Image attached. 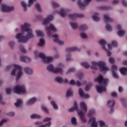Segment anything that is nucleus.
I'll list each match as a JSON object with an SVG mask.
<instances>
[{
    "label": "nucleus",
    "instance_id": "obj_1",
    "mask_svg": "<svg viewBox=\"0 0 127 127\" xmlns=\"http://www.w3.org/2000/svg\"><path fill=\"white\" fill-rule=\"evenodd\" d=\"M30 25L27 23H25L21 26V29L22 31L27 32V35L23 36V34L18 33L16 36V38L18 39V42L24 43L27 41L30 38H33L34 35H33L32 29L29 28Z\"/></svg>",
    "mask_w": 127,
    "mask_h": 127
},
{
    "label": "nucleus",
    "instance_id": "obj_2",
    "mask_svg": "<svg viewBox=\"0 0 127 127\" xmlns=\"http://www.w3.org/2000/svg\"><path fill=\"white\" fill-rule=\"evenodd\" d=\"M95 82H98V83L101 85L99 86L96 85V88L98 93H103V92H106L107 91V88H106V86H107V83L108 81V79H104V76L102 74H100L98 77L94 79Z\"/></svg>",
    "mask_w": 127,
    "mask_h": 127
},
{
    "label": "nucleus",
    "instance_id": "obj_3",
    "mask_svg": "<svg viewBox=\"0 0 127 127\" xmlns=\"http://www.w3.org/2000/svg\"><path fill=\"white\" fill-rule=\"evenodd\" d=\"M91 64L92 65L91 66V69H93L94 70H97V69H98V68H97V66H98L100 68V71L101 72L102 71H108L109 70V68L106 66V63L104 62H92L91 63Z\"/></svg>",
    "mask_w": 127,
    "mask_h": 127
},
{
    "label": "nucleus",
    "instance_id": "obj_4",
    "mask_svg": "<svg viewBox=\"0 0 127 127\" xmlns=\"http://www.w3.org/2000/svg\"><path fill=\"white\" fill-rule=\"evenodd\" d=\"M64 67V65L62 64H58V66L54 68V66L52 64H49L47 66V70L49 71V72H52L53 73H60L62 74L63 73V70H62V68Z\"/></svg>",
    "mask_w": 127,
    "mask_h": 127
},
{
    "label": "nucleus",
    "instance_id": "obj_5",
    "mask_svg": "<svg viewBox=\"0 0 127 127\" xmlns=\"http://www.w3.org/2000/svg\"><path fill=\"white\" fill-rule=\"evenodd\" d=\"M14 69L12 70L11 74L12 76H15V73L18 71L16 77V81L18 82L19 78H20V77H21V75L23 74V72H22V67L17 64H14Z\"/></svg>",
    "mask_w": 127,
    "mask_h": 127
},
{
    "label": "nucleus",
    "instance_id": "obj_6",
    "mask_svg": "<svg viewBox=\"0 0 127 127\" xmlns=\"http://www.w3.org/2000/svg\"><path fill=\"white\" fill-rule=\"evenodd\" d=\"M14 93L16 94H24L26 90H25V86L24 85L20 86L17 85L13 89Z\"/></svg>",
    "mask_w": 127,
    "mask_h": 127
},
{
    "label": "nucleus",
    "instance_id": "obj_7",
    "mask_svg": "<svg viewBox=\"0 0 127 127\" xmlns=\"http://www.w3.org/2000/svg\"><path fill=\"white\" fill-rule=\"evenodd\" d=\"M39 57L42 59L44 63L48 64L50 63L53 61V58L51 57H46L45 55L43 53H40L39 54Z\"/></svg>",
    "mask_w": 127,
    "mask_h": 127
},
{
    "label": "nucleus",
    "instance_id": "obj_8",
    "mask_svg": "<svg viewBox=\"0 0 127 127\" xmlns=\"http://www.w3.org/2000/svg\"><path fill=\"white\" fill-rule=\"evenodd\" d=\"M46 30L48 36H52V32L51 30L54 31V32L57 31V29L55 28V27L52 24H50V26L46 28Z\"/></svg>",
    "mask_w": 127,
    "mask_h": 127
},
{
    "label": "nucleus",
    "instance_id": "obj_9",
    "mask_svg": "<svg viewBox=\"0 0 127 127\" xmlns=\"http://www.w3.org/2000/svg\"><path fill=\"white\" fill-rule=\"evenodd\" d=\"M91 0H85L84 2L83 3L81 2V0H78L77 1V4L81 9H84L85 7L87 6V5L89 4V3Z\"/></svg>",
    "mask_w": 127,
    "mask_h": 127
},
{
    "label": "nucleus",
    "instance_id": "obj_10",
    "mask_svg": "<svg viewBox=\"0 0 127 127\" xmlns=\"http://www.w3.org/2000/svg\"><path fill=\"white\" fill-rule=\"evenodd\" d=\"M99 43L100 44V45L102 46L103 49H104V50L107 53L108 57H110V56L111 55V52H110L108 50H107V49H106V47L105 46V45L107 44V42L104 40H100L99 41Z\"/></svg>",
    "mask_w": 127,
    "mask_h": 127
},
{
    "label": "nucleus",
    "instance_id": "obj_11",
    "mask_svg": "<svg viewBox=\"0 0 127 127\" xmlns=\"http://www.w3.org/2000/svg\"><path fill=\"white\" fill-rule=\"evenodd\" d=\"M14 9L13 6H7L6 5L2 4L1 7V10L2 12H7L8 11H11Z\"/></svg>",
    "mask_w": 127,
    "mask_h": 127
},
{
    "label": "nucleus",
    "instance_id": "obj_12",
    "mask_svg": "<svg viewBox=\"0 0 127 127\" xmlns=\"http://www.w3.org/2000/svg\"><path fill=\"white\" fill-rule=\"evenodd\" d=\"M84 14H68V17L71 19V20H74V19H76V18L79 17V18H82L84 17Z\"/></svg>",
    "mask_w": 127,
    "mask_h": 127
},
{
    "label": "nucleus",
    "instance_id": "obj_13",
    "mask_svg": "<svg viewBox=\"0 0 127 127\" xmlns=\"http://www.w3.org/2000/svg\"><path fill=\"white\" fill-rule=\"evenodd\" d=\"M115 105V103L114 100H109L108 102V105L110 107L111 109L110 114H112V113H114V110H115L114 106Z\"/></svg>",
    "mask_w": 127,
    "mask_h": 127
},
{
    "label": "nucleus",
    "instance_id": "obj_14",
    "mask_svg": "<svg viewBox=\"0 0 127 127\" xmlns=\"http://www.w3.org/2000/svg\"><path fill=\"white\" fill-rule=\"evenodd\" d=\"M118 70V67L116 66V65H113L112 66V75L114 78H115L116 79H118L119 75L116 73V71Z\"/></svg>",
    "mask_w": 127,
    "mask_h": 127
},
{
    "label": "nucleus",
    "instance_id": "obj_15",
    "mask_svg": "<svg viewBox=\"0 0 127 127\" xmlns=\"http://www.w3.org/2000/svg\"><path fill=\"white\" fill-rule=\"evenodd\" d=\"M53 37L55 38L54 39V42H56V43H58L60 45H64V41H61L58 39V35L55 34L53 36Z\"/></svg>",
    "mask_w": 127,
    "mask_h": 127
},
{
    "label": "nucleus",
    "instance_id": "obj_16",
    "mask_svg": "<svg viewBox=\"0 0 127 127\" xmlns=\"http://www.w3.org/2000/svg\"><path fill=\"white\" fill-rule=\"evenodd\" d=\"M78 114L82 123H86L87 120H86L85 116H85L84 112H83V111H79L78 112Z\"/></svg>",
    "mask_w": 127,
    "mask_h": 127
},
{
    "label": "nucleus",
    "instance_id": "obj_17",
    "mask_svg": "<svg viewBox=\"0 0 127 127\" xmlns=\"http://www.w3.org/2000/svg\"><path fill=\"white\" fill-rule=\"evenodd\" d=\"M117 29L119 30V31L118 32V35L120 36V37H122V36H124L125 33H126V32L124 30H122V26L121 25H117Z\"/></svg>",
    "mask_w": 127,
    "mask_h": 127
},
{
    "label": "nucleus",
    "instance_id": "obj_18",
    "mask_svg": "<svg viewBox=\"0 0 127 127\" xmlns=\"http://www.w3.org/2000/svg\"><path fill=\"white\" fill-rule=\"evenodd\" d=\"M89 123H92L91 125V127H98V123L96 122V118L92 117L89 120Z\"/></svg>",
    "mask_w": 127,
    "mask_h": 127
},
{
    "label": "nucleus",
    "instance_id": "obj_19",
    "mask_svg": "<svg viewBox=\"0 0 127 127\" xmlns=\"http://www.w3.org/2000/svg\"><path fill=\"white\" fill-rule=\"evenodd\" d=\"M79 96H80L81 98H84V99H88V98H90V96L88 94L84 93V91H83L82 88H80L79 89Z\"/></svg>",
    "mask_w": 127,
    "mask_h": 127
},
{
    "label": "nucleus",
    "instance_id": "obj_20",
    "mask_svg": "<svg viewBox=\"0 0 127 127\" xmlns=\"http://www.w3.org/2000/svg\"><path fill=\"white\" fill-rule=\"evenodd\" d=\"M53 19V15H49L47 18L43 20V24L45 25L47 24V23H49L51 20Z\"/></svg>",
    "mask_w": 127,
    "mask_h": 127
},
{
    "label": "nucleus",
    "instance_id": "obj_21",
    "mask_svg": "<svg viewBox=\"0 0 127 127\" xmlns=\"http://www.w3.org/2000/svg\"><path fill=\"white\" fill-rule=\"evenodd\" d=\"M74 51H80V49L76 47L68 48L66 49V52H67V53H70V52H73Z\"/></svg>",
    "mask_w": 127,
    "mask_h": 127
},
{
    "label": "nucleus",
    "instance_id": "obj_22",
    "mask_svg": "<svg viewBox=\"0 0 127 127\" xmlns=\"http://www.w3.org/2000/svg\"><path fill=\"white\" fill-rule=\"evenodd\" d=\"M104 21L106 23H108V22H113V19H112L109 15L105 14L104 15Z\"/></svg>",
    "mask_w": 127,
    "mask_h": 127
},
{
    "label": "nucleus",
    "instance_id": "obj_23",
    "mask_svg": "<svg viewBox=\"0 0 127 127\" xmlns=\"http://www.w3.org/2000/svg\"><path fill=\"white\" fill-rule=\"evenodd\" d=\"M20 59L22 62H24L25 63L30 62L31 61L30 58L25 56L20 57Z\"/></svg>",
    "mask_w": 127,
    "mask_h": 127
},
{
    "label": "nucleus",
    "instance_id": "obj_24",
    "mask_svg": "<svg viewBox=\"0 0 127 127\" xmlns=\"http://www.w3.org/2000/svg\"><path fill=\"white\" fill-rule=\"evenodd\" d=\"M78 105L77 104V102L76 101H74V106L72 107L71 108L69 109V112H74V111H76L78 112Z\"/></svg>",
    "mask_w": 127,
    "mask_h": 127
},
{
    "label": "nucleus",
    "instance_id": "obj_25",
    "mask_svg": "<svg viewBox=\"0 0 127 127\" xmlns=\"http://www.w3.org/2000/svg\"><path fill=\"white\" fill-rule=\"evenodd\" d=\"M24 71L26 74H28V75H30V74H32V73H33V70L30 67H25L24 68Z\"/></svg>",
    "mask_w": 127,
    "mask_h": 127
},
{
    "label": "nucleus",
    "instance_id": "obj_26",
    "mask_svg": "<svg viewBox=\"0 0 127 127\" xmlns=\"http://www.w3.org/2000/svg\"><path fill=\"white\" fill-rule=\"evenodd\" d=\"M35 102H36V98L33 97L27 101V105L28 106H30V105H33V104H34Z\"/></svg>",
    "mask_w": 127,
    "mask_h": 127
},
{
    "label": "nucleus",
    "instance_id": "obj_27",
    "mask_svg": "<svg viewBox=\"0 0 127 127\" xmlns=\"http://www.w3.org/2000/svg\"><path fill=\"white\" fill-rule=\"evenodd\" d=\"M67 11L64 9H61L60 12H58L59 14L62 17H65L66 16V13Z\"/></svg>",
    "mask_w": 127,
    "mask_h": 127
},
{
    "label": "nucleus",
    "instance_id": "obj_28",
    "mask_svg": "<svg viewBox=\"0 0 127 127\" xmlns=\"http://www.w3.org/2000/svg\"><path fill=\"white\" fill-rule=\"evenodd\" d=\"M70 85H76L77 87H80L82 85V83L80 82L79 81L75 82L74 80H71L69 82Z\"/></svg>",
    "mask_w": 127,
    "mask_h": 127
},
{
    "label": "nucleus",
    "instance_id": "obj_29",
    "mask_svg": "<svg viewBox=\"0 0 127 127\" xmlns=\"http://www.w3.org/2000/svg\"><path fill=\"white\" fill-rule=\"evenodd\" d=\"M120 72L121 73L122 75H127V68L124 67L120 68Z\"/></svg>",
    "mask_w": 127,
    "mask_h": 127
},
{
    "label": "nucleus",
    "instance_id": "obj_30",
    "mask_svg": "<svg viewBox=\"0 0 127 127\" xmlns=\"http://www.w3.org/2000/svg\"><path fill=\"white\" fill-rule=\"evenodd\" d=\"M15 107L19 108L21 105H22V100L20 99H17V102L14 103Z\"/></svg>",
    "mask_w": 127,
    "mask_h": 127
},
{
    "label": "nucleus",
    "instance_id": "obj_31",
    "mask_svg": "<svg viewBox=\"0 0 127 127\" xmlns=\"http://www.w3.org/2000/svg\"><path fill=\"white\" fill-rule=\"evenodd\" d=\"M98 15H99V13H95L94 15L92 16V18L94 21H99L100 20V18L98 17Z\"/></svg>",
    "mask_w": 127,
    "mask_h": 127
},
{
    "label": "nucleus",
    "instance_id": "obj_32",
    "mask_svg": "<svg viewBox=\"0 0 127 127\" xmlns=\"http://www.w3.org/2000/svg\"><path fill=\"white\" fill-rule=\"evenodd\" d=\"M70 24L72 29H77V28H78V24L77 23L74 22H71Z\"/></svg>",
    "mask_w": 127,
    "mask_h": 127
},
{
    "label": "nucleus",
    "instance_id": "obj_33",
    "mask_svg": "<svg viewBox=\"0 0 127 127\" xmlns=\"http://www.w3.org/2000/svg\"><path fill=\"white\" fill-rule=\"evenodd\" d=\"M80 107L84 111V112H87V106H86V104L84 102H81L80 103Z\"/></svg>",
    "mask_w": 127,
    "mask_h": 127
},
{
    "label": "nucleus",
    "instance_id": "obj_34",
    "mask_svg": "<svg viewBox=\"0 0 127 127\" xmlns=\"http://www.w3.org/2000/svg\"><path fill=\"white\" fill-rule=\"evenodd\" d=\"M79 29L81 31H85L88 29V27L86 25H82L80 26Z\"/></svg>",
    "mask_w": 127,
    "mask_h": 127
},
{
    "label": "nucleus",
    "instance_id": "obj_35",
    "mask_svg": "<svg viewBox=\"0 0 127 127\" xmlns=\"http://www.w3.org/2000/svg\"><path fill=\"white\" fill-rule=\"evenodd\" d=\"M81 66L85 68V69H88V68H90V65L88 64L87 62H83L81 63Z\"/></svg>",
    "mask_w": 127,
    "mask_h": 127
},
{
    "label": "nucleus",
    "instance_id": "obj_36",
    "mask_svg": "<svg viewBox=\"0 0 127 127\" xmlns=\"http://www.w3.org/2000/svg\"><path fill=\"white\" fill-rule=\"evenodd\" d=\"M55 81L57 82L58 83H59L60 84H61V83H63V78H62L61 77H57L55 78Z\"/></svg>",
    "mask_w": 127,
    "mask_h": 127
},
{
    "label": "nucleus",
    "instance_id": "obj_37",
    "mask_svg": "<svg viewBox=\"0 0 127 127\" xmlns=\"http://www.w3.org/2000/svg\"><path fill=\"white\" fill-rule=\"evenodd\" d=\"M44 44H45V41L43 39H41L40 40V42L38 44V46H40L41 47H42V46H44Z\"/></svg>",
    "mask_w": 127,
    "mask_h": 127
},
{
    "label": "nucleus",
    "instance_id": "obj_38",
    "mask_svg": "<svg viewBox=\"0 0 127 127\" xmlns=\"http://www.w3.org/2000/svg\"><path fill=\"white\" fill-rule=\"evenodd\" d=\"M93 115H95V110L92 109L90 111L89 113L87 115V116L88 118H91V117H92V116Z\"/></svg>",
    "mask_w": 127,
    "mask_h": 127
},
{
    "label": "nucleus",
    "instance_id": "obj_39",
    "mask_svg": "<svg viewBox=\"0 0 127 127\" xmlns=\"http://www.w3.org/2000/svg\"><path fill=\"white\" fill-rule=\"evenodd\" d=\"M93 86V83H88L85 87V90L86 91H89V90H90V89H91V87Z\"/></svg>",
    "mask_w": 127,
    "mask_h": 127
},
{
    "label": "nucleus",
    "instance_id": "obj_40",
    "mask_svg": "<svg viewBox=\"0 0 127 127\" xmlns=\"http://www.w3.org/2000/svg\"><path fill=\"white\" fill-rule=\"evenodd\" d=\"M31 119H40L41 117L40 115L36 114H33L30 116Z\"/></svg>",
    "mask_w": 127,
    "mask_h": 127
},
{
    "label": "nucleus",
    "instance_id": "obj_41",
    "mask_svg": "<svg viewBox=\"0 0 127 127\" xmlns=\"http://www.w3.org/2000/svg\"><path fill=\"white\" fill-rule=\"evenodd\" d=\"M106 29L108 31H112L113 30L112 26L110 25H109V24H106Z\"/></svg>",
    "mask_w": 127,
    "mask_h": 127
},
{
    "label": "nucleus",
    "instance_id": "obj_42",
    "mask_svg": "<svg viewBox=\"0 0 127 127\" xmlns=\"http://www.w3.org/2000/svg\"><path fill=\"white\" fill-rule=\"evenodd\" d=\"M73 95V92H72V90L71 89H68L66 91V97H69V96H72Z\"/></svg>",
    "mask_w": 127,
    "mask_h": 127
},
{
    "label": "nucleus",
    "instance_id": "obj_43",
    "mask_svg": "<svg viewBox=\"0 0 127 127\" xmlns=\"http://www.w3.org/2000/svg\"><path fill=\"white\" fill-rule=\"evenodd\" d=\"M51 105L53 106L55 110H58V106H57V104H56V103H55V102L52 101Z\"/></svg>",
    "mask_w": 127,
    "mask_h": 127
},
{
    "label": "nucleus",
    "instance_id": "obj_44",
    "mask_svg": "<svg viewBox=\"0 0 127 127\" xmlns=\"http://www.w3.org/2000/svg\"><path fill=\"white\" fill-rule=\"evenodd\" d=\"M36 33L37 34V36H40L41 37H42V36H43V32L41 31H36Z\"/></svg>",
    "mask_w": 127,
    "mask_h": 127
},
{
    "label": "nucleus",
    "instance_id": "obj_45",
    "mask_svg": "<svg viewBox=\"0 0 127 127\" xmlns=\"http://www.w3.org/2000/svg\"><path fill=\"white\" fill-rule=\"evenodd\" d=\"M41 109L43 112L46 113V114H48V109L45 107L44 105H42L41 107Z\"/></svg>",
    "mask_w": 127,
    "mask_h": 127
},
{
    "label": "nucleus",
    "instance_id": "obj_46",
    "mask_svg": "<svg viewBox=\"0 0 127 127\" xmlns=\"http://www.w3.org/2000/svg\"><path fill=\"white\" fill-rule=\"evenodd\" d=\"M19 48L22 53H26V50H25V49H24V47H23V46L22 45L20 46Z\"/></svg>",
    "mask_w": 127,
    "mask_h": 127
},
{
    "label": "nucleus",
    "instance_id": "obj_47",
    "mask_svg": "<svg viewBox=\"0 0 127 127\" xmlns=\"http://www.w3.org/2000/svg\"><path fill=\"white\" fill-rule=\"evenodd\" d=\"M35 8L38 11H41V8L40 7V5L39 3H37L35 5Z\"/></svg>",
    "mask_w": 127,
    "mask_h": 127
},
{
    "label": "nucleus",
    "instance_id": "obj_48",
    "mask_svg": "<svg viewBox=\"0 0 127 127\" xmlns=\"http://www.w3.org/2000/svg\"><path fill=\"white\" fill-rule=\"evenodd\" d=\"M75 70L76 69H75V68H70L67 70L66 74H69V73H73V72H75Z\"/></svg>",
    "mask_w": 127,
    "mask_h": 127
},
{
    "label": "nucleus",
    "instance_id": "obj_49",
    "mask_svg": "<svg viewBox=\"0 0 127 127\" xmlns=\"http://www.w3.org/2000/svg\"><path fill=\"white\" fill-rule=\"evenodd\" d=\"M71 123L72 124V125H77V120L75 118L73 117L71 119Z\"/></svg>",
    "mask_w": 127,
    "mask_h": 127
},
{
    "label": "nucleus",
    "instance_id": "obj_50",
    "mask_svg": "<svg viewBox=\"0 0 127 127\" xmlns=\"http://www.w3.org/2000/svg\"><path fill=\"white\" fill-rule=\"evenodd\" d=\"M22 6H23L24 10H27V8H26V3L24 2V1H22L21 2Z\"/></svg>",
    "mask_w": 127,
    "mask_h": 127
},
{
    "label": "nucleus",
    "instance_id": "obj_51",
    "mask_svg": "<svg viewBox=\"0 0 127 127\" xmlns=\"http://www.w3.org/2000/svg\"><path fill=\"white\" fill-rule=\"evenodd\" d=\"M98 123L99 124H100V127H105V126H106V123H105L104 121H100L98 122Z\"/></svg>",
    "mask_w": 127,
    "mask_h": 127
},
{
    "label": "nucleus",
    "instance_id": "obj_52",
    "mask_svg": "<svg viewBox=\"0 0 127 127\" xmlns=\"http://www.w3.org/2000/svg\"><path fill=\"white\" fill-rule=\"evenodd\" d=\"M34 1H35V0H29L28 1L29 4L27 5V6H28L29 7H30V6H31V4H33V2H34Z\"/></svg>",
    "mask_w": 127,
    "mask_h": 127
},
{
    "label": "nucleus",
    "instance_id": "obj_53",
    "mask_svg": "<svg viewBox=\"0 0 127 127\" xmlns=\"http://www.w3.org/2000/svg\"><path fill=\"white\" fill-rule=\"evenodd\" d=\"M81 37L83 39L87 38L88 37V35L86 34L85 33H81L80 34Z\"/></svg>",
    "mask_w": 127,
    "mask_h": 127
},
{
    "label": "nucleus",
    "instance_id": "obj_54",
    "mask_svg": "<svg viewBox=\"0 0 127 127\" xmlns=\"http://www.w3.org/2000/svg\"><path fill=\"white\" fill-rule=\"evenodd\" d=\"M5 91L6 94H7V95H9L10 94V93H11V88H7Z\"/></svg>",
    "mask_w": 127,
    "mask_h": 127
},
{
    "label": "nucleus",
    "instance_id": "obj_55",
    "mask_svg": "<svg viewBox=\"0 0 127 127\" xmlns=\"http://www.w3.org/2000/svg\"><path fill=\"white\" fill-rule=\"evenodd\" d=\"M52 5H53V7H59V4H58L55 2H53Z\"/></svg>",
    "mask_w": 127,
    "mask_h": 127
},
{
    "label": "nucleus",
    "instance_id": "obj_56",
    "mask_svg": "<svg viewBox=\"0 0 127 127\" xmlns=\"http://www.w3.org/2000/svg\"><path fill=\"white\" fill-rule=\"evenodd\" d=\"M112 46L116 47L118 46V43L116 41H113L112 42Z\"/></svg>",
    "mask_w": 127,
    "mask_h": 127
},
{
    "label": "nucleus",
    "instance_id": "obj_57",
    "mask_svg": "<svg viewBox=\"0 0 127 127\" xmlns=\"http://www.w3.org/2000/svg\"><path fill=\"white\" fill-rule=\"evenodd\" d=\"M7 122V119H4L2 120L0 122V127H1L2 125H3L4 123H6Z\"/></svg>",
    "mask_w": 127,
    "mask_h": 127
},
{
    "label": "nucleus",
    "instance_id": "obj_58",
    "mask_svg": "<svg viewBox=\"0 0 127 127\" xmlns=\"http://www.w3.org/2000/svg\"><path fill=\"white\" fill-rule=\"evenodd\" d=\"M14 45V42H10L9 43V46H10V48H13V46Z\"/></svg>",
    "mask_w": 127,
    "mask_h": 127
},
{
    "label": "nucleus",
    "instance_id": "obj_59",
    "mask_svg": "<svg viewBox=\"0 0 127 127\" xmlns=\"http://www.w3.org/2000/svg\"><path fill=\"white\" fill-rule=\"evenodd\" d=\"M109 62L110 63H111V64H114L115 63V59L112 58H110L109 59Z\"/></svg>",
    "mask_w": 127,
    "mask_h": 127
},
{
    "label": "nucleus",
    "instance_id": "obj_60",
    "mask_svg": "<svg viewBox=\"0 0 127 127\" xmlns=\"http://www.w3.org/2000/svg\"><path fill=\"white\" fill-rule=\"evenodd\" d=\"M122 2V4H123V5H124V6L127 7V2L125 0H123Z\"/></svg>",
    "mask_w": 127,
    "mask_h": 127
},
{
    "label": "nucleus",
    "instance_id": "obj_61",
    "mask_svg": "<svg viewBox=\"0 0 127 127\" xmlns=\"http://www.w3.org/2000/svg\"><path fill=\"white\" fill-rule=\"evenodd\" d=\"M15 114H14V113L13 112H9L7 114V115L9 116V117H14V116L15 115Z\"/></svg>",
    "mask_w": 127,
    "mask_h": 127
},
{
    "label": "nucleus",
    "instance_id": "obj_62",
    "mask_svg": "<svg viewBox=\"0 0 127 127\" xmlns=\"http://www.w3.org/2000/svg\"><path fill=\"white\" fill-rule=\"evenodd\" d=\"M71 60V55H67L66 56V61H70Z\"/></svg>",
    "mask_w": 127,
    "mask_h": 127
},
{
    "label": "nucleus",
    "instance_id": "obj_63",
    "mask_svg": "<svg viewBox=\"0 0 127 127\" xmlns=\"http://www.w3.org/2000/svg\"><path fill=\"white\" fill-rule=\"evenodd\" d=\"M49 121H51V118H47L44 119L43 122H44V123H45V122H49Z\"/></svg>",
    "mask_w": 127,
    "mask_h": 127
},
{
    "label": "nucleus",
    "instance_id": "obj_64",
    "mask_svg": "<svg viewBox=\"0 0 127 127\" xmlns=\"http://www.w3.org/2000/svg\"><path fill=\"white\" fill-rule=\"evenodd\" d=\"M84 77V74L82 73H80L78 75V78L79 79H82V78Z\"/></svg>",
    "mask_w": 127,
    "mask_h": 127
}]
</instances>
